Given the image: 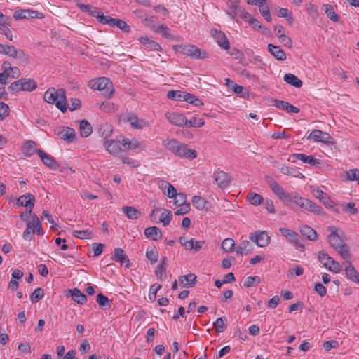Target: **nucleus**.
Wrapping results in <instances>:
<instances>
[{
    "mask_svg": "<svg viewBox=\"0 0 359 359\" xmlns=\"http://www.w3.org/2000/svg\"><path fill=\"white\" fill-rule=\"evenodd\" d=\"M163 146L174 155L181 158L194 159L197 156L196 150L188 149L187 144L181 143L175 139H166L163 140Z\"/></svg>",
    "mask_w": 359,
    "mask_h": 359,
    "instance_id": "f257e3e1",
    "label": "nucleus"
},
{
    "mask_svg": "<svg viewBox=\"0 0 359 359\" xmlns=\"http://www.w3.org/2000/svg\"><path fill=\"white\" fill-rule=\"evenodd\" d=\"M43 99L48 103L55 104L63 113L67 109L65 90L63 88L57 90L54 88H48L44 93Z\"/></svg>",
    "mask_w": 359,
    "mask_h": 359,
    "instance_id": "f03ea898",
    "label": "nucleus"
},
{
    "mask_svg": "<svg viewBox=\"0 0 359 359\" xmlns=\"http://www.w3.org/2000/svg\"><path fill=\"white\" fill-rule=\"evenodd\" d=\"M88 86L92 89L103 91L104 95L108 98L113 95V84L108 78L100 77L92 79L89 81Z\"/></svg>",
    "mask_w": 359,
    "mask_h": 359,
    "instance_id": "7ed1b4c3",
    "label": "nucleus"
},
{
    "mask_svg": "<svg viewBox=\"0 0 359 359\" xmlns=\"http://www.w3.org/2000/svg\"><path fill=\"white\" fill-rule=\"evenodd\" d=\"M175 50L178 53L189 56L193 59L207 57V53L195 46L178 45L175 46Z\"/></svg>",
    "mask_w": 359,
    "mask_h": 359,
    "instance_id": "20e7f679",
    "label": "nucleus"
},
{
    "mask_svg": "<svg viewBox=\"0 0 359 359\" xmlns=\"http://www.w3.org/2000/svg\"><path fill=\"white\" fill-rule=\"evenodd\" d=\"M318 258L319 262L323 264V265L330 271L335 273H339L341 271V266L340 264L334 261L331 257L328 255V254L325 253L324 251H320L318 252Z\"/></svg>",
    "mask_w": 359,
    "mask_h": 359,
    "instance_id": "39448f33",
    "label": "nucleus"
},
{
    "mask_svg": "<svg viewBox=\"0 0 359 359\" xmlns=\"http://www.w3.org/2000/svg\"><path fill=\"white\" fill-rule=\"evenodd\" d=\"M297 205L304 210L313 212L316 215H320L323 214V208L313 203L312 201L301 197L297 198Z\"/></svg>",
    "mask_w": 359,
    "mask_h": 359,
    "instance_id": "423d86ee",
    "label": "nucleus"
},
{
    "mask_svg": "<svg viewBox=\"0 0 359 359\" xmlns=\"http://www.w3.org/2000/svg\"><path fill=\"white\" fill-rule=\"evenodd\" d=\"M13 18L17 20H22L26 18H39L42 19L44 18L43 13H39L36 11L30 10V9H20L14 12Z\"/></svg>",
    "mask_w": 359,
    "mask_h": 359,
    "instance_id": "0eeeda50",
    "label": "nucleus"
},
{
    "mask_svg": "<svg viewBox=\"0 0 359 359\" xmlns=\"http://www.w3.org/2000/svg\"><path fill=\"white\" fill-rule=\"evenodd\" d=\"M250 240L255 242L259 247H266L270 243L271 237L265 231H257L255 233H250Z\"/></svg>",
    "mask_w": 359,
    "mask_h": 359,
    "instance_id": "6e6552de",
    "label": "nucleus"
},
{
    "mask_svg": "<svg viewBox=\"0 0 359 359\" xmlns=\"http://www.w3.org/2000/svg\"><path fill=\"white\" fill-rule=\"evenodd\" d=\"M308 140H313L315 142H321L323 143H331L334 144L331 141L332 137L327 133L323 132L320 130H313L308 136Z\"/></svg>",
    "mask_w": 359,
    "mask_h": 359,
    "instance_id": "1a4fd4ad",
    "label": "nucleus"
},
{
    "mask_svg": "<svg viewBox=\"0 0 359 359\" xmlns=\"http://www.w3.org/2000/svg\"><path fill=\"white\" fill-rule=\"evenodd\" d=\"M37 154L40 157L43 163L48 168L52 170H57L60 168V165L57 163L55 158L47 153L41 149L36 151Z\"/></svg>",
    "mask_w": 359,
    "mask_h": 359,
    "instance_id": "9d476101",
    "label": "nucleus"
},
{
    "mask_svg": "<svg viewBox=\"0 0 359 359\" xmlns=\"http://www.w3.org/2000/svg\"><path fill=\"white\" fill-rule=\"evenodd\" d=\"M166 118L169 122L175 126L184 127L188 126V120L182 114L177 113H167L165 114Z\"/></svg>",
    "mask_w": 359,
    "mask_h": 359,
    "instance_id": "9b49d317",
    "label": "nucleus"
},
{
    "mask_svg": "<svg viewBox=\"0 0 359 359\" xmlns=\"http://www.w3.org/2000/svg\"><path fill=\"white\" fill-rule=\"evenodd\" d=\"M0 53L6 55L13 58L22 57L25 53L22 50H17L12 45H4L0 43Z\"/></svg>",
    "mask_w": 359,
    "mask_h": 359,
    "instance_id": "f8f14e48",
    "label": "nucleus"
},
{
    "mask_svg": "<svg viewBox=\"0 0 359 359\" xmlns=\"http://www.w3.org/2000/svg\"><path fill=\"white\" fill-rule=\"evenodd\" d=\"M295 159H298L302 161L304 163H308L311 165L313 166H318V165L320 163V161L317 158H316L313 156H306L304 154H292L290 158L289 161H291L292 162H294Z\"/></svg>",
    "mask_w": 359,
    "mask_h": 359,
    "instance_id": "ddd939ff",
    "label": "nucleus"
},
{
    "mask_svg": "<svg viewBox=\"0 0 359 359\" xmlns=\"http://www.w3.org/2000/svg\"><path fill=\"white\" fill-rule=\"evenodd\" d=\"M212 35L216 40L217 43L223 49L229 50L230 48L229 41L226 35L221 31L216 29L212 30Z\"/></svg>",
    "mask_w": 359,
    "mask_h": 359,
    "instance_id": "4468645a",
    "label": "nucleus"
},
{
    "mask_svg": "<svg viewBox=\"0 0 359 359\" xmlns=\"http://www.w3.org/2000/svg\"><path fill=\"white\" fill-rule=\"evenodd\" d=\"M215 181L221 189L226 188L229 185L230 178L224 171L215 172L214 174Z\"/></svg>",
    "mask_w": 359,
    "mask_h": 359,
    "instance_id": "2eb2a0df",
    "label": "nucleus"
},
{
    "mask_svg": "<svg viewBox=\"0 0 359 359\" xmlns=\"http://www.w3.org/2000/svg\"><path fill=\"white\" fill-rule=\"evenodd\" d=\"M34 196L28 193L20 196L16 201L17 205L25 207L27 209L33 208L34 205Z\"/></svg>",
    "mask_w": 359,
    "mask_h": 359,
    "instance_id": "dca6fc26",
    "label": "nucleus"
},
{
    "mask_svg": "<svg viewBox=\"0 0 359 359\" xmlns=\"http://www.w3.org/2000/svg\"><path fill=\"white\" fill-rule=\"evenodd\" d=\"M112 259L116 262H119L121 264L126 268H129L131 265L130 260L122 248H115L114 256Z\"/></svg>",
    "mask_w": 359,
    "mask_h": 359,
    "instance_id": "f3484780",
    "label": "nucleus"
},
{
    "mask_svg": "<svg viewBox=\"0 0 359 359\" xmlns=\"http://www.w3.org/2000/svg\"><path fill=\"white\" fill-rule=\"evenodd\" d=\"M127 121L130 123L133 128L140 129L147 126L148 123L143 119L140 120L133 113L127 114Z\"/></svg>",
    "mask_w": 359,
    "mask_h": 359,
    "instance_id": "a211bd4d",
    "label": "nucleus"
},
{
    "mask_svg": "<svg viewBox=\"0 0 359 359\" xmlns=\"http://www.w3.org/2000/svg\"><path fill=\"white\" fill-rule=\"evenodd\" d=\"M328 229L331 231V233L327 236V241L332 248L336 249L343 244V241L334 230L333 226H329Z\"/></svg>",
    "mask_w": 359,
    "mask_h": 359,
    "instance_id": "6ab92c4d",
    "label": "nucleus"
},
{
    "mask_svg": "<svg viewBox=\"0 0 359 359\" xmlns=\"http://www.w3.org/2000/svg\"><path fill=\"white\" fill-rule=\"evenodd\" d=\"M104 146L111 154L118 155L121 151V142L118 140L105 141Z\"/></svg>",
    "mask_w": 359,
    "mask_h": 359,
    "instance_id": "aec40b11",
    "label": "nucleus"
},
{
    "mask_svg": "<svg viewBox=\"0 0 359 359\" xmlns=\"http://www.w3.org/2000/svg\"><path fill=\"white\" fill-rule=\"evenodd\" d=\"M144 236L153 241H157L162 238V233L159 228L156 226H150L144 229Z\"/></svg>",
    "mask_w": 359,
    "mask_h": 359,
    "instance_id": "412c9836",
    "label": "nucleus"
},
{
    "mask_svg": "<svg viewBox=\"0 0 359 359\" xmlns=\"http://www.w3.org/2000/svg\"><path fill=\"white\" fill-rule=\"evenodd\" d=\"M274 105L283 110H285L289 113H294L297 114L299 112V109L292 105L287 102L283 101V100H274Z\"/></svg>",
    "mask_w": 359,
    "mask_h": 359,
    "instance_id": "4be33fe9",
    "label": "nucleus"
},
{
    "mask_svg": "<svg viewBox=\"0 0 359 359\" xmlns=\"http://www.w3.org/2000/svg\"><path fill=\"white\" fill-rule=\"evenodd\" d=\"M266 182L273 194H276L279 199L282 198L285 196L286 191H285L283 188L275 180L269 177L267 179Z\"/></svg>",
    "mask_w": 359,
    "mask_h": 359,
    "instance_id": "5701e85b",
    "label": "nucleus"
},
{
    "mask_svg": "<svg viewBox=\"0 0 359 359\" xmlns=\"http://www.w3.org/2000/svg\"><path fill=\"white\" fill-rule=\"evenodd\" d=\"M314 196L327 208H334V202L331 201L327 194L322 190L317 189L314 193Z\"/></svg>",
    "mask_w": 359,
    "mask_h": 359,
    "instance_id": "b1692460",
    "label": "nucleus"
},
{
    "mask_svg": "<svg viewBox=\"0 0 359 359\" xmlns=\"http://www.w3.org/2000/svg\"><path fill=\"white\" fill-rule=\"evenodd\" d=\"M268 50L278 60L283 61L286 59L285 53L278 46L269 44L268 45Z\"/></svg>",
    "mask_w": 359,
    "mask_h": 359,
    "instance_id": "393cba45",
    "label": "nucleus"
},
{
    "mask_svg": "<svg viewBox=\"0 0 359 359\" xmlns=\"http://www.w3.org/2000/svg\"><path fill=\"white\" fill-rule=\"evenodd\" d=\"M196 276L194 273H189L188 275L181 276L179 278V281L183 287H194L196 283Z\"/></svg>",
    "mask_w": 359,
    "mask_h": 359,
    "instance_id": "a878e982",
    "label": "nucleus"
},
{
    "mask_svg": "<svg viewBox=\"0 0 359 359\" xmlns=\"http://www.w3.org/2000/svg\"><path fill=\"white\" fill-rule=\"evenodd\" d=\"M348 265L345 267L347 278L355 283H359V273L349 261H346Z\"/></svg>",
    "mask_w": 359,
    "mask_h": 359,
    "instance_id": "bb28decb",
    "label": "nucleus"
},
{
    "mask_svg": "<svg viewBox=\"0 0 359 359\" xmlns=\"http://www.w3.org/2000/svg\"><path fill=\"white\" fill-rule=\"evenodd\" d=\"M57 135L60 137L67 142H72L75 139L76 133L74 129L66 127L63 128Z\"/></svg>",
    "mask_w": 359,
    "mask_h": 359,
    "instance_id": "cd10ccee",
    "label": "nucleus"
},
{
    "mask_svg": "<svg viewBox=\"0 0 359 359\" xmlns=\"http://www.w3.org/2000/svg\"><path fill=\"white\" fill-rule=\"evenodd\" d=\"M68 292L71 294L72 300L77 304L82 305L87 302L86 296L77 288L69 290Z\"/></svg>",
    "mask_w": 359,
    "mask_h": 359,
    "instance_id": "c85d7f7f",
    "label": "nucleus"
},
{
    "mask_svg": "<svg viewBox=\"0 0 359 359\" xmlns=\"http://www.w3.org/2000/svg\"><path fill=\"white\" fill-rule=\"evenodd\" d=\"M140 41L142 43L146 48L148 50H152L156 51L161 50V46L156 41L148 39L147 37H141Z\"/></svg>",
    "mask_w": 359,
    "mask_h": 359,
    "instance_id": "c756f323",
    "label": "nucleus"
},
{
    "mask_svg": "<svg viewBox=\"0 0 359 359\" xmlns=\"http://www.w3.org/2000/svg\"><path fill=\"white\" fill-rule=\"evenodd\" d=\"M283 80L287 83L296 88H300L303 84L302 81L297 76L290 73L285 74Z\"/></svg>",
    "mask_w": 359,
    "mask_h": 359,
    "instance_id": "7c9ffc66",
    "label": "nucleus"
},
{
    "mask_svg": "<svg viewBox=\"0 0 359 359\" xmlns=\"http://www.w3.org/2000/svg\"><path fill=\"white\" fill-rule=\"evenodd\" d=\"M36 144L34 141L28 140L25 142L22 148V154L26 156H31L34 153H36Z\"/></svg>",
    "mask_w": 359,
    "mask_h": 359,
    "instance_id": "2f4dec72",
    "label": "nucleus"
},
{
    "mask_svg": "<svg viewBox=\"0 0 359 359\" xmlns=\"http://www.w3.org/2000/svg\"><path fill=\"white\" fill-rule=\"evenodd\" d=\"M123 212L130 219H137L141 216V212L132 206H124Z\"/></svg>",
    "mask_w": 359,
    "mask_h": 359,
    "instance_id": "473e14b6",
    "label": "nucleus"
},
{
    "mask_svg": "<svg viewBox=\"0 0 359 359\" xmlns=\"http://www.w3.org/2000/svg\"><path fill=\"white\" fill-rule=\"evenodd\" d=\"M301 196L297 193L293 192L289 194L286 192L285 196L280 198V200L283 201V202L287 206H292V203H294L297 205V198H300Z\"/></svg>",
    "mask_w": 359,
    "mask_h": 359,
    "instance_id": "72a5a7b5",
    "label": "nucleus"
},
{
    "mask_svg": "<svg viewBox=\"0 0 359 359\" xmlns=\"http://www.w3.org/2000/svg\"><path fill=\"white\" fill-rule=\"evenodd\" d=\"M300 232L303 236L306 237L309 241H315L317 238V233L311 227L304 225L301 229Z\"/></svg>",
    "mask_w": 359,
    "mask_h": 359,
    "instance_id": "f704fd0d",
    "label": "nucleus"
},
{
    "mask_svg": "<svg viewBox=\"0 0 359 359\" xmlns=\"http://www.w3.org/2000/svg\"><path fill=\"white\" fill-rule=\"evenodd\" d=\"M79 128L80 135L83 137H88L92 133V127L86 120H82L80 121Z\"/></svg>",
    "mask_w": 359,
    "mask_h": 359,
    "instance_id": "c9c22d12",
    "label": "nucleus"
},
{
    "mask_svg": "<svg viewBox=\"0 0 359 359\" xmlns=\"http://www.w3.org/2000/svg\"><path fill=\"white\" fill-rule=\"evenodd\" d=\"M99 134L104 139L110 137L113 133L112 126L107 123H102L99 128Z\"/></svg>",
    "mask_w": 359,
    "mask_h": 359,
    "instance_id": "e433bc0d",
    "label": "nucleus"
},
{
    "mask_svg": "<svg viewBox=\"0 0 359 359\" xmlns=\"http://www.w3.org/2000/svg\"><path fill=\"white\" fill-rule=\"evenodd\" d=\"M26 225L27 228L23 232L22 237L25 240L29 241L32 239L31 233H36V231H35L36 224H34L33 222L27 221Z\"/></svg>",
    "mask_w": 359,
    "mask_h": 359,
    "instance_id": "4c0bfd02",
    "label": "nucleus"
},
{
    "mask_svg": "<svg viewBox=\"0 0 359 359\" xmlns=\"http://www.w3.org/2000/svg\"><path fill=\"white\" fill-rule=\"evenodd\" d=\"M280 232L281 233V234L287 238L288 240L292 242V241H295V239H299V236L297 233H296L295 231H292L289 229H287V228H280L279 229Z\"/></svg>",
    "mask_w": 359,
    "mask_h": 359,
    "instance_id": "58836bf2",
    "label": "nucleus"
},
{
    "mask_svg": "<svg viewBox=\"0 0 359 359\" xmlns=\"http://www.w3.org/2000/svg\"><path fill=\"white\" fill-rule=\"evenodd\" d=\"M183 95L184 97L183 101H185V102H187L189 104H191L194 106L203 105V102L201 100L197 98L196 96H194V95H191L188 93H185V95Z\"/></svg>",
    "mask_w": 359,
    "mask_h": 359,
    "instance_id": "ea45409f",
    "label": "nucleus"
},
{
    "mask_svg": "<svg viewBox=\"0 0 359 359\" xmlns=\"http://www.w3.org/2000/svg\"><path fill=\"white\" fill-rule=\"evenodd\" d=\"M23 79V91H29L31 92L36 88L37 84L36 82L32 79Z\"/></svg>",
    "mask_w": 359,
    "mask_h": 359,
    "instance_id": "a19ab883",
    "label": "nucleus"
},
{
    "mask_svg": "<svg viewBox=\"0 0 359 359\" xmlns=\"http://www.w3.org/2000/svg\"><path fill=\"white\" fill-rule=\"evenodd\" d=\"M226 85L228 88L233 90L236 94H241L243 90V87L236 84L230 79L227 78L225 79Z\"/></svg>",
    "mask_w": 359,
    "mask_h": 359,
    "instance_id": "79ce46f5",
    "label": "nucleus"
},
{
    "mask_svg": "<svg viewBox=\"0 0 359 359\" xmlns=\"http://www.w3.org/2000/svg\"><path fill=\"white\" fill-rule=\"evenodd\" d=\"M192 204L198 210H203L207 204V201L202 197L194 196L191 200Z\"/></svg>",
    "mask_w": 359,
    "mask_h": 359,
    "instance_id": "37998d69",
    "label": "nucleus"
},
{
    "mask_svg": "<svg viewBox=\"0 0 359 359\" xmlns=\"http://www.w3.org/2000/svg\"><path fill=\"white\" fill-rule=\"evenodd\" d=\"M248 199L249 202L254 205H259L264 201L263 197L260 194L256 193H249L248 195Z\"/></svg>",
    "mask_w": 359,
    "mask_h": 359,
    "instance_id": "c03bdc74",
    "label": "nucleus"
},
{
    "mask_svg": "<svg viewBox=\"0 0 359 359\" xmlns=\"http://www.w3.org/2000/svg\"><path fill=\"white\" fill-rule=\"evenodd\" d=\"M226 319L225 317L217 318L216 321L213 323V325L217 332H223L226 330Z\"/></svg>",
    "mask_w": 359,
    "mask_h": 359,
    "instance_id": "a18cd8bd",
    "label": "nucleus"
},
{
    "mask_svg": "<svg viewBox=\"0 0 359 359\" xmlns=\"http://www.w3.org/2000/svg\"><path fill=\"white\" fill-rule=\"evenodd\" d=\"M172 218V214L170 210H163V212L160 216V221L163 223L164 226H168Z\"/></svg>",
    "mask_w": 359,
    "mask_h": 359,
    "instance_id": "49530a36",
    "label": "nucleus"
},
{
    "mask_svg": "<svg viewBox=\"0 0 359 359\" xmlns=\"http://www.w3.org/2000/svg\"><path fill=\"white\" fill-rule=\"evenodd\" d=\"M325 13L327 17L333 22H338L339 20V15L334 12V8L330 4L325 5Z\"/></svg>",
    "mask_w": 359,
    "mask_h": 359,
    "instance_id": "de8ad7c7",
    "label": "nucleus"
},
{
    "mask_svg": "<svg viewBox=\"0 0 359 359\" xmlns=\"http://www.w3.org/2000/svg\"><path fill=\"white\" fill-rule=\"evenodd\" d=\"M339 255L344 259L350 257L349 248L346 244L343 243L339 248L335 249Z\"/></svg>",
    "mask_w": 359,
    "mask_h": 359,
    "instance_id": "09e8293b",
    "label": "nucleus"
},
{
    "mask_svg": "<svg viewBox=\"0 0 359 359\" xmlns=\"http://www.w3.org/2000/svg\"><path fill=\"white\" fill-rule=\"evenodd\" d=\"M250 245V243L249 241H243L241 245H239L238 247H237L236 248V252L237 254H244V255H248V253L250 252L251 250L250 248H249L248 247Z\"/></svg>",
    "mask_w": 359,
    "mask_h": 359,
    "instance_id": "8fccbe9b",
    "label": "nucleus"
},
{
    "mask_svg": "<svg viewBox=\"0 0 359 359\" xmlns=\"http://www.w3.org/2000/svg\"><path fill=\"white\" fill-rule=\"evenodd\" d=\"M183 95H185V92H180L177 90H170L167 94V97L173 100H182L183 101L184 97Z\"/></svg>",
    "mask_w": 359,
    "mask_h": 359,
    "instance_id": "3c124183",
    "label": "nucleus"
},
{
    "mask_svg": "<svg viewBox=\"0 0 359 359\" xmlns=\"http://www.w3.org/2000/svg\"><path fill=\"white\" fill-rule=\"evenodd\" d=\"M235 246V242L232 238H225L222 243V248L229 252H231Z\"/></svg>",
    "mask_w": 359,
    "mask_h": 359,
    "instance_id": "603ef678",
    "label": "nucleus"
},
{
    "mask_svg": "<svg viewBox=\"0 0 359 359\" xmlns=\"http://www.w3.org/2000/svg\"><path fill=\"white\" fill-rule=\"evenodd\" d=\"M260 283V278L259 276H248L245 278L243 285L245 287H252L257 285Z\"/></svg>",
    "mask_w": 359,
    "mask_h": 359,
    "instance_id": "864d4df0",
    "label": "nucleus"
},
{
    "mask_svg": "<svg viewBox=\"0 0 359 359\" xmlns=\"http://www.w3.org/2000/svg\"><path fill=\"white\" fill-rule=\"evenodd\" d=\"M134 14L136 17L141 19L142 20L147 22H154V17H151V18H148V15L146 13L145 11L141 10V9H137L134 11Z\"/></svg>",
    "mask_w": 359,
    "mask_h": 359,
    "instance_id": "5fc2aeb1",
    "label": "nucleus"
},
{
    "mask_svg": "<svg viewBox=\"0 0 359 359\" xmlns=\"http://www.w3.org/2000/svg\"><path fill=\"white\" fill-rule=\"evenodd\" d=\"M43 297V290L41 287L36 288L34 290L30 296L32 302H37Z\"/></svg>",
    "mask_w": 359,
    "mask_h": 359,
    "instance_id": "6e6d98bb",
    "label": "nucleus"
},
{
    "mask_svg": "<svg viewBox=\"0 0 359 359\" xmlns=\"http://www.w3.org/2000/svg\"><path fill=\"white\" fill-rule=\"evenodd\" d=\"M30 217H32V220L29 222L36 224L35 225V231H36V233L38 235H43V232L41 230V223L38 216L36 214H32Z\"/></svg>",
    "mask_w": 359,
    "mask_h": 359,
    "instance_id": "4d7b16f0",
    "label": "nucleus"
},
{
    "mask_svg": "<svg viewBox=\"0 0 359 359\" xmlns=\"http://www.w3.org/2000/svg\"><path fill=\"white\" fill-rule=\"evenodd\" d=\"M22 83L23 79H19L16 81L13 82L10 85L8 88L13 93H18L20 90H23Z\"/></svg>",
    "mask_w": 359,
    "mask_h": 359,
    "instance_id": "13d9d810",
    "label": "nucleus"
},
{
    "mask_svg": "<svg viewBox=\"0 0 359 359\" xmlns=\"http://www.w3.org/2000/svg\"><path fill=\"white\" fill-rule=\"evenodd\" d=\"M204 243V241H195L194 238H191V240H189V245L187 250H194V251L197 252L201 249L202 245Z\"/></svg>",
    "mask_w": 359,
    "mask_h": 359,
    "instance_id": "bf43d9fd",
    "label": "nucleus"
},
{
    "mask_svg": "<svg viewBox=\"0 0 359 359\" xmlns=\"http://www.w3.org/2000/svg\"><path fill=\"white\" fill-rule=\"evenodd\" d=\"M97 302L100 306L103 307L104 309H106L107 306L108 308L109 307V299L102 293L97 295Z\"/></svg>",
    "mask_w": 359,
    "mask_h": 359,
    "instance_id": "052dcab7",
    "label": "nucleus"
},
{
    "mask_svg": "<svg viewBox=\"0 0 359 359\" xmlns=\"http://www.w3.org/2000/svg\"><path fill=\"white\" fill-rule=\"evenodd\" d=\"M161 285H152L149 289V299L151 302H154L156 298V293L161 289Z\"/></svg>",
    "mask_w": 359,
    "mask_h": 359,
    "instance_id": "680f3d73",
    "label": "nucleus"
},
{
    "mask_svg": "<svg viewBox=\"0 0 359 359\" xmlns=\"http://www.w3.org/2000/svg\"><path fill=\"white\" fill-rule=\"evenodd\" d=\"M166 271V266H163L162 264H158L156 269H155V275L157 277V278L160 279L161 280H163V278H165Z\"/></svg>",
    "mask_w": 359,
    "mask_h": 359,
    "instance_id": "e2e57ef3",
    "label": "nucleus"
},
{
    "mask_svg": "<svg viewBox=\"0 0 359 359\" xmlns=\"http://www.w3.org/2000/svg\"><path fill=\"white\" fill-rule=\"evenodd\" d=\"M9 115V107L8 104L0 102V120H4Z\"/></svg>",
    "mask_w": 359,
    "mask_h": 359,
    "instance_id": "0e129e2a",
    "label": "nucleus"
},
{
    "mask_svg": "<svg viewBox=\"0 0 359 359\" xmlns=\"http://www.w3.org/2000/svg\"><path fill=\"white\" fill-rule=\"evenodd\" d=\"M73 235L78 238L85 239V238H90L92 233H91V231H90L88 230L74 231L73 232Z\"/></svg>",
    "mask_w": 359,
    "mask_h": 359,
    "instance_id": "69168bd1",
    "label": "nucleus"
},
{
    "mask_svg": "<svg viewBox=\"0 0 359 359\" xmlns=\"http://www.w3.org/2000/svg\"><path fill=\"white\" fill-rule=\"evenodd\" d=\"M347 180L350 181L359 180V170L351 169L346 172Z\"/></svg>",
    "mask_w": 359,
    "mask_h": 359,
    "instance_id": "338daca9",
    "label": "nucleus"
},
{
    "mask_svg": "<svg viewBox=\"0 0 359 359\" xmlns=\"http://www.w3.org/2000/svg\"><path fill=\"white\" fill-rule=\"evenodd\" d=\"M123 146L127 149L134 150L138 147V142L136 140L130 141L128 139H123Z\"/></svg>",
    "mask_w": 359,
    "mask_h": 359,
    "instance_id": "774afa93",
    "label": "nucleus"
}]
</instances>
